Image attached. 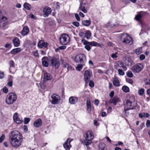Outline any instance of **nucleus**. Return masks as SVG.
<instances>
[{
	"mask_svg": "<svg viewBox=\"0 0 150 150\" xmlns=\"http://www.w3.org/2000/svg\"><path fill=\"white\" fill-rule=\"evenodd\" d=\"M142 12L141 11L138 13L137 15L135 17V18L136 20L137 21L141 22V19L142 17Z\"/></svg>",
	"mask_w": 150,
	"mask_h": 150,
	"instance_id": "obj_28",
	"label": "nucleus"
},
{
	"mask_svg": "<svg viewBox=\"0 0 150 150\" xmlns=\"http://www.w3.org/2000/svg\"><path fill=\"white\" fill-rule=\"evenodd\" d=\"M75 16L76 19L78 21H80V18L78 14L76 13L75 14Z\"/></svg>",
	"mask_w": 150,
	"mask_h": 150,
	"instance_id": "obj_47",
	"label": "nucleus"
},
{
	"mask_svg": "<svg viewBox=\"0 0 150 150\" xmlns=\"http://www.w3.org/2000/svg\"><path fill=\"white\" fill-rule=\"evenodd\" d=\"M48 58L46 57H43L42 59V63L43 66L47 67L48 66V63L47 62Z\"/></svg>",
	"mask_w": 150,
	"mask_h": 150,
	"instance_id": "obj_19",
	"label": "nucleus"
},
{
	"mask_svg": "<svg viewBox=\"0 0 150 150\" xmlns=\"http://www.w3.org/2000/svg\"><path fill=\"white\" fill-rule=\"evenodd\" d=\"M122 90L124 92L126 93L129 92V87L126 86H124L122 87Z\"/></svg>",
	"mask_w": 150,
	"mask_h": 150,
	"instance_id": "obj_35",
	"label": "nucleus"
},
{
	"mask_svg": "<svg viewBox=\"0 0 150 150\" xmlns=\"http://www.w3.org/2000/svg\"><path fill=\"white\" fill-rule=\"evenodd\" d=\"M30 119L29 118H25L24 120V123L25 124H27L30 121Z\"/></svg>",
	"mask_w": 150,
	"mask_h": 150,
	"instance_id": "obj_40",
	"label": "nucleus"
},
{
	"mask_svg": "<svg viewBox=\"0 0 150 150\" xmlns=\"http://www.w3.org/2000/svg\"><path fill=\"white\" fill-rule=\"evenodd\" d=\"M84 80L86 83L89 82L91 77V74L88 70H86L85 71L84 74Z\"/></svg>",
	"mask_w": 150,
	"mask_h": 150,
	"instance_id": "obj_12",
	"label": "nucleus"
},
{
	"mask_svg": "<svg viewBox=\"0 0 150 150\" xmlns=\"http://www.w3.org/2000/svg\"><path fill=\"white\" fill-rule=\"evenodd\" d=\"M113 84L115 87L118 86H119L120 82L116 77H115L114 79Z\"/></svg>",
	"mask_w": 150,
	"mask_h": 150,
	"instance_id": "obj_30",
	"label": "nucleus"
},
{
	"mask_svg": "<svg viewBox=\"0 0 150 150\" xmlns=\"http://www.w3.org/2000/svg\"><path fill=\"white\" fill-rule=\"evenodd\" d=\"M17 99L16 94L14 93H9L6 100V103L8 105H12L16 101Z\"/></svg>",
	"mask_w": 150,
	"mask_h": 150,
	"instance_id": "obj_4",
	"label": "nucleus"
},
{
	"mask_svg": "<svg viewBox=\"0 0 150 150\" xmlns=\"http://www.w3.org/2000/svg\"><path fill=\"white\" fill-rule=\"evenodd\" d=\"M89 85L91 87H93L94 86V82L92 80H90V81L89 82Z\"/></svg>",
	"mask_w": 150,
	"mask_h": 150,
	"instance_id": "obj_44",
	"label": "nucleus"
},
{
	"mask_svg": "<svg viewBox=\"0 0 150 150\" xmlns=\"http://www.w3.org/2000/svg\"><path fill=\"white\" fill-rule=\"evenodd\" d=\"M124 3L126 4H127L129 3V0H121Z\"/></svg>",
	"mask_w": 150,
	"mask_h": 150,
	"instance_id": "obj_58",
	"label": "nucleus"
},
{
	"mask_svg": "<svg viewBox=\"0 0 150 150\" xmlns=\"http://www.w3.org/2000/svg\"><path fill=\"white\" fill-rule=\"evenodd\" d=\"M144 117H148L150 116V115L147 113L143 112Z\"/></svg>",
	"mask_w": 150,
	"mask_h": 150,
	"instance_id": "obj_50",
	"label": "nucleus"
},
{
	"mask_svg": "<svg viewBox=\"0 0 150 150\" xmlns=\"http://www.w3.org/2000/svg\"><path fill=\"white\" fill-rule=\"evenodd\" d=\"M24 8L27 10H30L31 8V6L30 5L27 3H25L24 4Z\"/></svg>",
	"mask_w": 150,
	"mask_h": 150,
	"instance_id": "obj_36",
	"label": "nucleus"
},
{
	"mask_svg": "<svg viewBox=\"0 0 150 150\" xmlns=\"http://www.w3.org/2000/svg\"><path fill=\"white\" fill-rule=\"evenodd\" d=\"M59 41L60 44L63 45H66V34H63L59 38Z\"/></svg>",
	"mask_w": 150,
	"mask_h": 150,
	"instance_id": "obj_18",
	"label": "nucleus"
},
{
	"mask_svg": "<svg viewBox=\"0 0 150 150\" xmlns=\"http://www.w3.org/2000/svg\"><path fill=\"white\" fill-rule=\"evenodd\" d=\"M21 51L20 48L18 47L13 49L11 51V53L13 54H16Z\"/></svg>",
	"mask_w": 150,
	"mask_h": 150,
	"instance_id": "obj_27",
	"label": "nucleus"
},
{
	"mask_svg": "<svg viewBox=\"0 0 150 150\" xmlns=\"http://www.w3.org/2000/svg\"><path fill=\"white\" fill-rule=\"evenodd\" d=\"M52 100L51 103L52 104L56 105L58 104L60 100V96L57 94H54L51 96Z\"/></svg>",
	"mask_w": 150,
	"mask_h": 150,
	"instance_id": "obj_9",
	"label": "nucleus"
},
{
	"mask_svg": "<svg viewBox=\"0 0 150 150\" xmlns=\"http://www.w3.org/2000/svg\"><path fill=\"white\" fill-rule=\"evenodd\" d=\"M82 42L85 45V48L88 51H89L91 50V47L90 46L91 45L89 43V42L86 40H85L82 39L81 40Z\"/></svg>",
	"mask_w": 150,
	"mask_h": 150,
	"instance_id": "obj_14",
	"label": "nucleus"
},
{
	"mask_svg": "<svg viewBox=\"0 0 150 150\" xmlns=\"http://www.w3.org/2000/svg\"><path fill=\"white\" fill-rule=\"evenodd\" d=\"M66 42L68 43L70 41V38L68 35L66 34Z\"/></svg>",
	"mask_w": 150,
	"mask_h": 150,
	"instance_id": "obj_56",
	"label": "nucleus"
},
{
	"mask_svg": "<svg viewBox=\"0 0 150 150\" xmlns=\"http://www.w3.org/2000/svg\"><path fill=\"white\" fill-rule=\"evenodd\" d=\"M4 77V73L0 71V79H2Z\"/></svg>",
	"mask_w": 150,
	"mask_h": 150,
	"instance_id": "obj_53",
	"label": "nucleus"
},
{
	"mask_svg": "<svg viewBox=\"0 0 150 150\" xmlns=\"http://www.w3.org/2000/svg\"><path fill=\"white\" fill-rule=\"evenodd\" d=\"M66 67H67V69L68 70H71L72 69V67L71 66H69L68 65H67L66 64Z\"/></svg>",
	"mask_w": 150,
	"mask_h": 150,
	"instance_id": "obj_61",
	"label": "nucleus"
},
{
	"mask_svg": "<svg viewBox=\"0 0 150 150\" xmlns=\"http://www.w3.org/2000/svg\"><path fill=\"white\" fill-rule=\"evenodd\" d=\"M126 81L132 84L133 83V81L132 79L129 78L127 79H126Z\"/></svg>",
	"mask_w": 150,
	"mask_h": 150,
	"instance_id": "obj_46",
	"label": "nucleus"
},
{
	"mask_svg": "<svg viewBox=\"0 0 150 150\" xmlns=\"http://www.w3.org/2000/svg\"><path fill=\"white\" fill-rule=\"evenodd\" d=\"M119 101L118 98L115 97L113 98H111L109 100V102L110 103H113L115 105Z\"/></svg>",
	"mask_w": 150,
	"mask_h": 150,
	"instance_id": "obj_22",
	"label": "nucleus"
},
{
	"mask_svg": "<svg viewBox=\"0 0 150 150\" xmlns=\"http://www.w3.org/2000/svg\"><path fill=\"white\" fill-rule=\"evenodd\" d=\"M146 126L147 127H150V120H148L146 122Z\"/></svg>",
	"mask_w": 150,
	"mask_h": 150,
	"instance_id": "obj_54",
	"label": "nucleus"
},
{
	"mask_svg": "<svg viewBox=\"0 0 150 150\" xmlns=\"http://www.w3.org/2000/svg\"><path fill=\"white\" fill-rule=\"evenodd\" d=\"M3 92L5 93H7L8 91V89L5 87H4L3 88Z\"/></svg>",
	"mask_w": 150,
	"mask_h": 150,
	"instance_id": "obj_52",
	"label": "nucleus"
},
{
	"mask_svg": "<svg viewBox=\"0 0 150 150\" xmlns=\"http://www.w3.org/2000/svg\"><path fill=\"white\" fill-rule=\"evenodd\" d=\"M117 53L116 52L115 53L112 54L111 55V57L113 58H116L117 57Z\"/></svg>",
	"mask_w": 150,
	"mask_h": 150,
	"instance_id": "obj_48",
	"label": "nucleus"
},
{
	"mask_svg": "<svg viewBox=\"0 0 150 150\" xmlns=\"http://www.w3.org/2000/svg\"><path fill=\"white\" fill-rule=\"evenodd\" d=\"M8 85L9 87H11L12 86V81H9L8 83Z\"/></svg>",
	"mask_w": 150,
	"mask_h": 150,
	"instance_id": "obj_63",
	"label": "nucleus"
},
{
	"mask_svg": "<svg viewBox=\"0 0 150 150\" xmlns=\"http://www.w3.org/2000/svg\"><path fill=\"white\" fill-rule=\"evenodd\" d=\"M144 89L143 88H141L138 91V93L140 96H142L144 94Z\"/></svg>",
	"mask_w": 150,
	"mask_h": 150,
	"instance_id": "obj_37",
	"label": "nucleus"
},
{
	"mask_svg": "<svg viewBox=\"0 0 150 150\" xmlns=\"http://www.w3.org/2000/svg\"><path fill=\"white\" fill-rule=\"evenodd\" d=\"M145 84L146 85L150 84V80L149 79H146L145 81Z\"/></svg>",
	"mask_w": 150,
	"mask_h": 150,
	"instance_id": "obj_57",
	"label": "nucleus"
},
{
	"mask_svg": "<svg viewBox=\"0 0 150 150\" xmlns=\"http://www.w3.org/2000/svg\"><path fill=\"white\" fill-rule=\"evenodd\" d=\"M78 100L77 97L75 96H71L69 99V103L71 104H75Z\"/></svg>",
	"mask_w": 150,
	"mask_h": 150,
	"instance_id": "obj_20",
	"label": "nucleus"
},
{
	"mask_svg": "<svg viewBox=\"0 0 150 150\" xmlns=\"http://www.w3.org/2000/svg\"><path fill=\"white\" fill-rule=\"evenodd\" d=\"M105 145L103 143H100L99 145V150H104Z\"/></svg>",
	"mask_w": 150,
	"mask_h": 150,
	"instance_id": "obj_31",
	"label": "nucleus"
},
{
	"mask_svg": "<svg viewBox=\"0 0 150 150\" xmlns=\"http://www.w3.org/2000/svg\"><path fill=\"white\" fill-rule=\"evenodd\" d=\"M139 117L141 118H142L144 117L143 113H140L139 114Z\"/></svg>",
	"mask_w": 150,
	"mask_h": 150,
	"instance_id": "obj_59",
	"label": "nucleus"
},
{
	"mask_svg": "<svg viewBox=\"0 0 150 150\" xmlns=\"http://www.w3.org/2000/svg\"><path fill=\"white\" fill-rule=\"evenodd\" d=\"M91 21L90 20H85L82 22V24L84 26H88L91 24Z\"/></svg>",
	"mask_w": 150,
	"mask_h": 150,
	"instance_id": "obj_29",
	"label": "nucleus"
},
{
	"mask_svg": "<svg viewBox=\"0 0 150 150\" xmlns=\"http://www.w3.org/2000/svg\"><path fill=\"white\" fill-rule=\"evenodd\" d=\"M7 24V18L3 16L1 11H0V27L4 28Z\"/></svg>",
	"mask_w": 150,
	"mask_h": 150,
	"instance_id": "obj_8",
	"label": "nucleus"
},
{
	"mask_svg": "<svg viewBox=\"0 0 150 150\" xmlns=\"http://www.w3.org/2000/svg\"><path fill=\"white\" fill-rule=\"evenodd\" d=\"M29 32V30L27 26L25 27L23 29L21 32V34L22 35L24 36L28 34Z\"/></svg>",
	"mask_w": 150,
	"mask_h": 150,
	"instance_id": "obj_25",
	"label": "nucleus"
},
{
	"mask_svg": "<svg viewBox=\"0 0 150 150\" xmlns=\"http://www.w3.org/2000/svg\"><path fill=\"white\" fill-rule=\"evenodd\" d=\"M85 139L84 144L85 145H89L92 143V140L94 137L93 133L91 131H87L84 135Z\"/></svg>",
	"mask_w": 150,
	"mask_h": 150,
	"instance_id": "obj_2",
	"label": "nucleus"
},
{
	"mask_svg": "<svg viewBox=\"0 0 150 150\" xmlns=\"http://www.w3.org/2000/svg\"><path fill=\"white\" fill-rule=\"evenodd\" d=\"M133 102H131L129 100H127L126 102V103L125 104L124 110L126 113L127 112V111L129 109H133V107L132 106V103Z\"/></svg>",
	"mask_w": 150,
	"mask_h": 150,
	"instance_id": "obj_11",
	"label": "nucleus"
},
{
	"mask_svg": "<svg viewBox=\"0 0 150 150\" xmlns=\"http://www.w3.org/2000/svg\"><path fill=\"white\" fill-rule=\"evenodd\" d=\"M51 63L52 66L55 69L58 68L60 65V62L59 59L55 57H54L51 59Z\"/></svg>",
	"mask_w": 150,
	"mask_h": 150,
	"instance_id": "obj_10",
	"label": "nucleus"
},
{
	"mask_svg": "<svg viewBox=\"0 0 150 150\" xmlns=\"http://www.w3.org/2000/svg\"><path fill=\"white\" fill-rule=\"evenodd\" d=\"M18 115V113H15L13 116V119L15 122L17 124H20L23 121L19 118Z\"/></svg>",
	"mask_w": 150,
	"mask_h": 150,
	"instance_id": "obj_15",
	"label": "nucleus"
},
{
	"mask_svg": "<svg viewBox=\"0 0 150 150\" xmlns=\"http://www.w3.org/2000/svg\"><path fill=\"white\" fill-rule=\"evenodd\" d=\"M43 81L44 82L50 80L52 78L50 74L47 73H44Z\"/></svg>",
	"mask_w": 150,
	"mask_h": 150,
	"instance_id": "obj_17",
	"label": "nucleus"
},
{
	"mask_svg": "<svg viewBox=\"0 0 150 150\" xmlns=\"http://www.w3.org/2000/svg\"><path fill=\"white\" fill-rule=\"evenodd\" d=\"M145 58V56L144 54H141L139 56V59L141 60H144Z\"/></svg>",
	"mask_w": 150,
	"mask_h": 150,
	"instance_id": "obj_51",
	"label": "nucleus"
},
{
	"mask_svg": "<svg viewBox=\"0 0 150 150\" xmlns=\"http://www.w3.org/2000/svg\"><path fill=\"white\" fill-rule=\"evenodd\" d=\"M91 35V32L89 30H87L86 33L85 37L87 39H88L90 38Z\"/></svg>",
	"mask_w": 150,
	"mask_h": 150,
	"instance_id": "obj_34",
	"label": "nucleus"
},
{
	"mask_svg": "<svg viewBox=\"0 0 150 150\" xmlns=\"http://www.w3.org/2000/svg\"><path fill=\"white\" fill-rule=\"evenodd\" d=\"M5 138V135L4 134H2L0 137V143L2 142Z\"/></svg>",
	"mask_w": 150,
	"mask_h": 150,
	"instance_id": "obj_45",
	"label": "nucleus"
},
{
	"mask_svg": "<svg viewBox=\"0 0 150 150\" xmlns=\"http://www.w3.org/2000/svg\"><path fill=\"white\" fill-rule=\"evenodd\" d=\"M143 68L142 64L138 63L133 66L131 70L134 73H138L142 70Z\"/></svg>",
	"mask_w": 150,
	"mask_h": 150,
	"instance_id": "obj_6",
	"label": "nucleus"
},
{
	"mask_svg": "<svg viewBox=\"0 0 150 150\" xmlns=\"http://www.w3.org/2000/svg\"><path fill=\"white\" fill-rule=\"evenodd\" d=\"M84 65V64H78L76 67V70L78 71H81L82 69L83 66Z\"/></svg>",
	"mask_w": 150,
	"mask_h": 150,
	"instance_id": "obj_32",
	"label": "nucleus"
},
{
	"mask_svg": "<svg viewBox=\"0 0 150 150\" xmlns=\"http://www.w3.org/2000/svg\"><path fill=\"white\" fill-rule=\"evenodd\" d=\"M22 137L21 134L19 132L14 130L11 132L9 134V142L13 147H18L21 145Z\"/></svg>",
	"mask_w": 150,
	"mask_h": 150,
	"instance_id": "obj_1",
	"label": "nucleus"
},
{
	"mask_svg": "<svg viewBox=\"0 0 150 150\" xmlns=\"http://www.w3.org/2000/svg\"><path fill=\"white\" fill-rule=\"evenodd\" d=\"M44 14L43 15L44 17H47L51 12V9L48 7H45L43 9Z\"/></svg>",
	"mask_w": 150,
	"mask_h": 150,
	"instance_id": "obj_13",
	"label": "nucleus"
},
{
	"mask_svg": "<svg viewBox=\"0 0 150 150\" xmlns=\"http://www.w3.org/2000/svg\"><path fill=\"white\" fill-rule=\"evenodd\" d=\"M120 64L121 65V66H120V67H122L123 71H125L127 70V68L126 66L124 65L123 63V62H120Z\"/></svg>",
	"mask_w": 150,
	"mask_h": 150,
	"instance_id": "obj_39",
	"label": "nucleus"
},
{
	"mask_svg": "<svg viewBox=\"0 0 150 150\" xmlns=\"http://www.w3.org/2000/svg\"><path fill=\"white\" fill-rule=\"evenodd\" d=\"M118 74L120 75L123 76L125 74V72L123 71V70L121 69H118Z\"/></svg>",
	"mask_w": 150,
	"mask_h": 150,
	"instance_id": "obj_41",
	"label": "nucleus"
},
{
	"mask_svg": "<svg viewBox=\"0 0 150 150\" xmlns=\"http://www.w3.org/2000/svg\"><path fill=\"white\" fill-rule=\"evenodd\" d=\"M38 46L40 48H42L43 47L46 48L48 45V43L45 42L43 40H41L38 43Z\"/></svg>",
	"mask_w": 150,
	"mask_h": 150,
	"instance_id": "obj_16",
	"label": "nucleus"
},
{
	"mask_svg": "<svg viewBox=\"0 0 150 150\" xmlns=\"http://www.w3.org/2000/svg\"><path fill=\"white\" fill-rule=\"evenodd\" d=\"M142 48H138L136 50L135 53L139 55L142 52Z\"/></svg>",
	"mask_w": 150,
	"mask_h": 150,
	"instance_id": "obj_38",
	"label": "nucleus"
},
{
	"mask_svg": "<svg viewBox=\"0 0 150 150\" xmlns=\"http://www.w3.org/2000/svg\"><path fill=\"white\" fill-rule=\"evenodd\" d=\"M120 38L122 42L125 44L131 45L133 43L132 38L127 34H122L121 35Z\"/></svg>",
	"mask_w": 150,
	"mask_h": 150,
	"instance_id": "obj_3",
	"label": "nucleus"
},
{
	"mask_svg": "<svg viewBox=\"0 0 150 150\" xmlns=\"http://www.w3.org/2000/svg\"><path fill=\"white\" fill-rule=\"evenodd\" d=\"M40 87L42 88H44L45 87L44 83H43L41 82L40 83Z\"/></svg>",
	"mask_w": 150,
	"mask_h": 150,
	"instance_id": "obj_60",
	"label": "nucleus"
},
{
	"mask_svg": "<svg viewBox=\"0 0 150 150\" xmlns=\"http://www.w3.org/2000/svg\"><path fill=\"white\" fill-rule=\"evenodd\" d=\"M88 5V4L86 1L82 0L80 4L79 10L81 11L84 13H87V6Z\"/></svg>",
	"mask_w": 150,
	"mask_h": 150,
	"instance_id": "obj_7",
	"label": "nucleus"
},
{
	"mask_svg": "<svg viewBox=\"0 0 150 150\" xmlns=\"http://www.w3.org/2000/svg\"><path fill=\"white\" fill-rule=\"evenodd\" d=\"M114 95V92L112 91L109 94V96L111 97H112Z\"/></svg>",
	"mask_w": 150,
	"mask_h": 150,
	"instance_id": "obj_62",
	"label": "nucleus"
},
{
	"mask_svg": "<svg viewBox=\"0 0 150 150\" xmlns=\"http://www.w3.org/2000/svg\"><path fill=\"white\" fill-rule=\"evenodd\" d=\"M99 103V100L98 99L95 100L94 101V104L96 105H98Z\"/></svg>",
	"mask_w": 150,
	"mask_h": 150,
	"instance_id": "obj_64",
	"label": "nucleus"
},
{
	"mask_svg": "<svg viewBox=\"0 0 150 150\" xmlns=\"http://www.w3.org/2000/svg\"><path fill=\"white\" fill-rule=\"evenodd\" d=\"M89 43L91 46H100V44L95 42H89Z\"/></svg>",
	"mask_w": 150,
	"mask_h": 150,
	"instance_id": "obj_33",
	"label": "nucleus"
},
{
	"mask_svg": "<svg viewBox=\"0 0 150 150\" xmlns=\"http://www.w3.org/2000/svg\"><path fill=\"white\" fill-rule=\"evenodd\" d=\"M86 106L87 111L90 113L91 110V105L90 99H88L86 102Z\"/></svg>",
	"mask_w": 150,
	"mask_h": 150,
	"instance_id": "obj_24",
	"label": "nucleus"
},
{
	"mask_svg": "<svg viewBox=\"0 0 150 150\" xmlns=\"http://www.w3.org/2000/svg\"><path fill=\"white\" fill-rule=\"evenodd\" d=\"M34 55L36 57H38L39 54L38 51H34L33 52Z\"/></svg>",
	"mask_w": 150,
	"mask_h": 150,
	"instance_id": "obj_55",
	"label": "nucleus"
},
{
	"mask_svg": "<svg viewBox=\"0 0 150 150\" xmlns=\"http://www.w3.org/2000/svg\"><path fill=\"white\" fill-rule=\"evenodd\" d=\"M9 64L10 65V67H15L14 63L13 61H11L9 62Z\"/></svg>",
	"mask_w": 150,
	"mask_h": 150,
	"instance_id": "obj_43",
	"label": "nucleus"
},
{
	"mask_svg": "<svg viewBox=\"0 0 150 150\" xmlns=\"http://www.w3.org/2000/svg\"><path fill=\"white\" fill-rule=\"evenodd\" d=\"M127 76L130 78L133 77V74L131 71H129L127 73Z\"/></svg>",
	"mask_w": 150,
	"mask_h": 150,
	"instance_id": "obj_42",
	"label": "nucleus"
},
{
	"mask_svg": "<svg viewBox=\"0 0 150 150\" xmlns=\"http://www.w3.org/2000/svg\"><path fill=\"white\" fill-rule=\"evenodd\" d=\"M13 42L15 47H18L20 45V41L19 39L17 37L14 38L13 40Z\"/></svg>",
	"mask_w": 150,
	"mask_h": 150,
	"instance_id": "obj_23",
	"label": "nucleus"
},
{
	"mask_svg": "<svg viewBox=\"0 0 150 150\" xmlns=\"http://www.w3.org/2000/svg\"><path fill=\"white\" fill-rule=\"evenodd\" d=\"M73 25L76 27H78L79 26V23L78 22H74L72 23Z\"/></svg>",
	"mask_w": 150,
	"mask_h": 150,
	"instance_id": "obj_49",
	"label": "nucleus"
},
{
	"mask_svg": "<svg viewBox=\"0 0 150 150\" xmlns=\"http://www.w3.org/2000/svg\"><path fill=\"white\" fill-rule=\"evenodd\" d=\"M35 127H39L42 124V120L40 119H37L33 123Z\"/></svg>",
	"mask_w": 150,
	"mask_h": 150,
	"instance_id": "obj_21",
	"label": "nucleus"
},
{
	"mask_svg": "<svg viewBox=\"0 0 150 150\" xmlns=\"http://www.w3.org/2000/svg\"><path fill=\"white\" fill-rule=\"evenodd\" d=\"M75 62L81 64H84L86 62V56L83 54H79L75 57Z\"/></svg>",
	"mask_w": 150,
	"mask_h": 150,
	"instance_id": "obj_5",
	"label": "nucleus"
},
{
	"mask_svg": "<svg viewBox=\"0 0 150 150\" xmlns=\"http://www.w3.org/2000/svg\"><path fill=\"white\" fill-rule=\"evenodd\" d=\"M73 140L72 139L68 138L66 140V150H69L71 146L70 144V142Z\"/></svg>",
	"mask_w": 150,
	"mask_h": 150,
	"instance_id": "obj_26",
	"label": "nucleus"
}]
</instances>
